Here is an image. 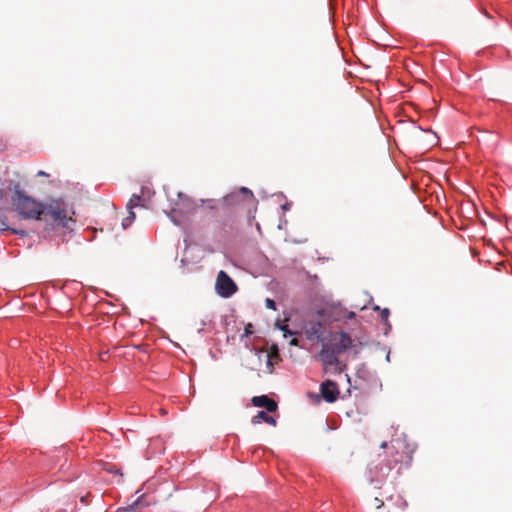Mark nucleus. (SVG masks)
<instances>
[{"label": "nucleus", "instance_id": "nucleus-1", "mask_svg": "<svg viewBox=\"0 0 512 512\" xmlns=\"http://www.w3.org/2000/svg\"><path fill=\"white\" fill-rule=\"evenodd\" d=\"M382 448H388L387 459L385 464L377 466L376 472L377 480H383L388 477L392 470H396V474L399 475L401 468L404 464L408 465L411 462V455L405 450L404 443L400 440L392 441L390 446H387L386 442H382Z\"/></svg>", "mask_w": 512, "mask_h": 512}, {"label": "nucleus", "instance_id": "nucleus-2", "mask_svg": "<svg viewBox=\"0 0 512 512\" xmlns=\"http://www.w3.org/2000/svg\"><path fill=\"white\" fill-rule=\"evenodd\" d=\"M42 219L51 221L55 226L62 228H69L68 223L74 222L69 215L68 205L62 198L49 199L43 203Z\"/></svg>", "mask_w": 512, "mask_h": 512}, {"label": "nucleus", "instance_id": "nucleus-3", "mask_svg": "<svg viewBox=\"0 0 512 512\" xmlns=\"http://www.w3.org/2000/svg\"><path fill=\"white\" fill-rule=\"evenodd\" d=\"M43 203H38L30 197L19 196L16 208L19 214L26 219H42Z\"/></svg>", "mask_w": 512, "mask_h": 512}, {"label": "nucleus", "instance_id": "nucleus-4", "mask_svg": "<svg viewBox=\"0 0 512 512\" xmlns=\"http://www.w3.org/2000/svg\"><path fill=\"white\" fill-rule=\"evenodd\" d=\"M352 338L346 332H332L326 341H323L331 350L340 355L352 346Z\"/></svg>", "mask_w": 512, "mask_h": 512}, {"label": "nucleus", "instance_id": "nucleus-5", "mask_svg": "<svg viewBox=\"0 0 512 512\" xmlns=\"http://www.w3.org/2000/svg\"><path fill=\"white\" fill-rule=\"evenodd\" d=\"M215 289L219 296L228 298L237 291V285L225 271L221 270L216 278Z\"/></svg>", "mask_w": 512, "mask_h": 512}, {"label": "nucleus", "instance_id": "nucleus-6", "mask_svg": "<svg viewBox=\"0 0 512 512\" xmlns=\"http://www.w3.org/2000/svg\"><path fill=\"white\" fill-rule=\"evenodd\" d=\"M321 396L328 403H333L338 399L339 390L337 384L332 380H327L321 384Z\"/></svg>", "mask_w": 512, "mask_h": 512}, {"label": "nucleus", "instance_id": "nucleus-7", "mask_svg": "<svg viewBox=\"0 0 512 512\" xmlns=\"http://www.w3.org/2000/svg\"><path fill=\"white\" fill-rule=\"evenodd\" d=\"M374 38L369 39L374 44L383 48H398L400 41L394 38L393 34H374Z\"/></svg>", "mask_w": 512, "mask_h": 512}, {"label": "nucleus", "instance_id": "nucleus-8", "mask_svg": "<svg viewBox=\"0 0 512 512\" xmlns=\"http://www.w3.org/2000/svg\"><path fill=\"white\" fill-rule=\"evenodd\" d=\"M324 333V326L320 322H310L305 328V335L307 339L313 341H324L322 338Z\"/></svg>", "mask_w": 512, "mask_h": 512}, {"label": "nucleus", "instance_id": "nucleus-9", "mask_svg": "<svg viewBox=\"0 0 512 512\" xmlns=\"http://www.w3.org/2000/svg\"><path fill=\"white\" fill-rule=\"evenodd\" d=\"M338 356V354H336L324 343L322 344V349L318 355L324 366H332L338 364Z\"/></svg>", "mask_w": 512, "mask_h": 512}, {"label": "nucleus", "instance_id": "nucleus-10", "mask_svg": "<svg viewBox=\"0 0 512 512\" xmlns=\"http://www.w3.org/2000/svg\"><path fill=\"white\" fill-rule=\"evenodd\" d=\"M251 401L254 406L264 407L268 412H275L278 408L277 403L266 395L255 396Z\"/></svg>", "mask_w": 512, "mask_h": 512}, {"label": "nucleus", "instance_id": "nucleus-11", "mask_svg": "<svg viewBox=\"0 0 512 512\" xmlns=\"http://www.w3.org/2000/svg\"><path fill=\"white\" fill-rule=\"evenodd\" d=\"M203 203L207 204V207L212 210H217L224 214L230 212L229 198L225 197L220 200H206Z\"/></svg>", "mask_w": 512, "mask_h": 512}, {"label": "nucleus", "instance_id": "nucleus-12", "mask_svg": "<svg viewBox=\"0 0 512 512\" xmlns=\"http://www.w3.org/2000/svg\"><path fill=\"white\" fill-rule=\"evenodd\" d=\"M266 422L271 426H276L277 421L274 417L269 416L265 411H259L251 420L252 424H260L261 422Z\"/></svg>", "mask_w": 512, "mask_h": 512}, {"label": "nucleus", "instance_id": "nucleus-13", "mask_svg": "<svg viewBox=\"0 0 512 512\" xmlns=\"http://www.w3.org/2000/svg\"><path fill=\"white\" fill-rule=\"evenodd\" d=\"M374 310H377L380 312L381 320L384 322L385 326L390 328V324H389L390 311H389V309L388 308L380 309L378 306H375Z\"/></svg>", "mask_w": 512, "mask_h": 512}, {"label": "nucleus", "instance_id": "nucleus-14", "mask_svg": "<svg viewBox=\"0 0 512 512\" xmlns=\"http://www.w3.org/2000/svg\"><path fill=\"white\" fill-rule=\"evenodd\" d=\"M140 502L139 500H136L132 505H129L127 507H121L117 509L116 512H140Z\"/></svg>", "mask_w": 512, "mask_h": 512}, {"label": "nucleus", "instance_id": "nucleus-15", "mask_svg": "<svg viewBox=\"0 0 512 512\" xmlns=\"http://www.w3.org/2000/svg\"><path fill=\"white\" fill-rule=\"evenodd\" d=\"M103 469L111 474L119 475L120 477H123V473L121 472L120 468H117L115 465L111 463L104 464Z\"/></svg>", "mask_w": 512, "mask_h": 512}, {"label": "nucleus", "instance_id": "nucleus-16", "mask_svg": "<svg viewBox=\"0 0 512 512\" xmlns=\"http://www.w3.org/2000/svg\"><path fill=\"white\" fill-rule=\"evenodd\" d=\"M140 202H141V196L133 194L127 204V209L132 210L134 207L140 205Z\"/></svg>", "mask_w": 512, "mask_h": 512}, {"label": "nucleus", "instance_id": "nucleus-17", "mask_svg": "<svg viewBox=\"0 0 512 512\" xmlns=\"http://www.w3.org/2000/svg\"><path fill=\"white\" fill-rule=\"evenodd\" d=\"M276 327H278L281 331H283L284 333V337H287V335H293L295 334L294 332H291L289 329H288V326L286 324H283L281 323L280 321H277L276 322Z\"/></svg>", "mask_w": 512, "mask_h": 512}, {"label": "nucleus", "instance_id": "nucleus-18", "mask_svg": "<svg viewBox=\"0 0 512 512\" xmlns=\"http://www.w3.org/2000/svg\"><path fill=\"white\" fill-rule=\"evenodd\" d=\"M265 305L268 309L276 310V303L274 300L267 298Z\"/></svg>", "mask_w": 512, "mask_h": 512}, {"label": "nucleus", "instance_id": "nucleus-19", "mask_svg": "<svg viewBox=\"0 0 512 512\" xmlns=\"http://www.w3.org/2000/svg\"><path fill=\"white\" fill-rule=\"evenodd\" d=\"M373 505H374V507H375L376 509H380V508H382V507L384 506V501H383V500H381V499H380V498H378V497H375V498H374V504H373Z\"/></svg>", "mask_w": 512, "mask_h": 512}, {"label": "nucleus", "instance_id": "nucleus-20", "mask_svg": "<svg viewBox=\"0 0 512 512\" xmlns=\"http://www.w3.org/2000/svg\"><path fill=\"white\" fill-rule=\"evenodd\" d=\"M128 218H129V223H132V222L134 221V219H135V213H134L133 209H132V210H129V216H128Z\"/></svg>", "mask_w": 512, "mask_h": 512}, {"label": "nucleus", "instance_id": "nucleus-21", "mask_svg": "<svg viewBox=\"0 0 512 512\" xmlns=\"http://www.w3.org/2000/svg\"><path fill=\"white\" fill-rule=\"evenodd\" d=\"M130 225H131V223H129V218H128V217H126L125 219H123V221H122V226H123V228H124V229H125V228H127V227H128V226H130Z\"/></svg>", "mask_w": 512, "mask_h": 512}, {"label": "nucleus", "instance_id": "nucleus-22", "mask_svg": "<svg viewBox=\"0 0 512 512\" xmlns=\"http://www.w3.org/2000/svg\"><path fill=\"white\" fill-rule=\"evenodd\" d=\"M290 345H291V346H298V345H299V341H298V339H297V338H293V339H291V341H290Z\"/></svg>", "mask_w": 512, "mask_h": 512}, {"label": "nucleus", "instance_id": "nucleus-23", "mask_svg": "<svg viewBox=\"0 0 512 512\" xmlns=\"http://www.w3.org/2000/svg\"><path fill=\"white\" fill-rule=\"evenodd\" d=\"M37 176H48V174L45 171H43V170H39L37 172Z\"/></svg>", "mask_w": 512, "mask_h": 512}, {"label": "nucleus", "instance_id": "nucleus-24", "mask_svg": "<svg viewBox=\"0 0 512 512\" xmlns=\"http://www.w3.org/2000/svg\"><path fill=\"white\" fill-rule=\"evenodd\" d=\"M407 505H408L407 502L405 500L401 499V508L405 509L407 507Z\"/></svg>", "mask_w": 512, "mask_h": 512}, {"label": "nucleus", "instance_id": "nucleus-25", "mask_svg": "<svg viewBox=\"0 0 512 512\" xmlns=\"http://www.w3.org/2000/svg\"><path fill=\"white\" fill-rule=\"evenodd\" d=\"M5 227H6L5 222H4V221H2V220H0V230L5 229Z\"/></svg>", "mask_w": 512, "mask_h": 512}, {"label": "nucleus", "instance_id": "nucleus-26", "mask_svg": "<svg viewBox=\"0 0 512 512\" xmlns=\"http://www.w3.org/2000/svg\"><path fill=\"white\" fill-rule=\"evenodd\" d=\"M355 317V313L354 312H349L348 313V318L349 319H353Z\"/></svg>", "mask_w": 512, "mask_h": 512}, {"label": "nucleus", "instance_id": "nucleus-27", "mask_svg": "<svg viewBox=\"0 0 512 512\" xmlns=\"http://www.w3.org/2000/svg\"><path fill=\"white\" fill-rule=\"evenodd\" d=\"M241 191L244 192V193L249 192V190L247 188H242Z\"/></svg>", "mask_w": 512, "mask_h": 512}]
</instances>
